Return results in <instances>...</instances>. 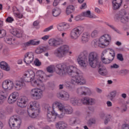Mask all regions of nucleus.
<instances>
[{"instance_id":"37998d69","label":"nucleus","mask_w":129,"mask_h":129,"mask_svg":"<svg viewBox=\"0 0 129 129\" xmlns=\"http://www.w3.org/2000/svg\"><path fill=\"white\" fill-rule=\"evenodd\" d=\"M106 25H107V26H108V27H109V28L112 29V30H113V31H115V32H116L117 33H119V30H118V29H117L116 28H115V27H114V26L113 25H109V24H108V23H107Z\"/></svg>"},{"instance_id":"4be33fe9","label":"nucleus","mask_w":129,"mask_h":129,"mask_svg":"<svg viewBox=\"0 0 129 129\" xmlns=\"http://www.w3.org/2000/svg\"><path fill=\"white\" fill-rule=\"evenodd\" d=\"M103 56H106V57H113V59H114V57H115V52H114V50L112 49H105L102 52Z\"/></svg>"},{"instance_id":"dca6fc26","label":"nucleus","mask_w":129,"mask_h":129,"mask_svg":"<svg viewBox=\"0 0 129 129\" xmlns=\"http://www.w3.org/2000/svg\"><path fill=\"white\" fill-rule=\"evenodd\" d=\"M48 43L50 46L58 47L63 44V40L61 38H57L53 39H50Z\"/></svg>"},{"instance_id":"c85d7f7f","label":"nucleus","mask_w":129,"mask_h":129,"mask_svg":"<svg viewBox=\"0 0 129 129\" xmlns=\"http://www.w3.org/2000/svg\"><path fill=\"white\" fill-rule=\"evenodd\" d=\"M82 17H86L87 18H89L90 19H96L97 16L94 15H91V12L90 11H87V12H83L81 13Z\"/></svg>"},{"instance_id":"bf43d9fd","label":"nucleus","mask_w":129,"mask_h":129,"mask_svg":"<svg viewBox=\"0 0 129 129\" xmlns=\"http://www.w3.org/2000/svg\"><path fill=\"white\" fill-rule=\"evenodd\" d=\"M50 36L49 35H45L44 36L42 37L41 39L44 41H47L48 39H49Z\"/></svg>"},{"instance_id":"1a4fd4ad","label":"nucleus","mask_w":129,"mask_h":129,"mask_svg":"<svg viewBox=\"0 0 129 129\" xmlns=\"http://www.w3.org/2000/svg\"><path fill=\"white\" fill-rule=\"evenodd\" d=\"M88 57V51L84 50L80 53L78 57V63L83 68H86L87 66V58Z\"/></svg>"},{"instance_id":"4d7b16f0","label":"nucleus","mask_w":129,"mask_h":129,"mask_svg":"<svg viewBox=\"0 0 129 129\" xmlns=\"http://www.w3.org/2000/svg\"><path fill=\"white\" fill-rule=\"evenodd\" d=\"M52 29H53V25H51V26H49V27L43 30V32H49V31L52 30Z\"/></svg>"},{"instance_id":"2f4dec72","label":"nucleus","mask_w":129,"mask_h":129,"mask_svg":"<svg viewBox=\"0 0 129 129\" xmlns=\"http://www.w3.org/2000/svg\"><path fill=\"white\" fill-rule=\"evenodd\" d=\"M117 93L116 91H113L108 95L107 97L111 101H113L116 96Z\"/></svg>"},{"instance_id":"393cba45","label":"nucleus","mask_w":129,"mask_h":129,"mask_svg":"<svg viewBox=\"0 0 129 129\" xmlns=\"http://www.w3.org/2000/svg\"><path fill=\"white\" fill-rule=\"evenodd\" d=\"M101 59L104 64H110V63H111L114 60L113 57L111 56V55H109V57H106V55H103L102 53L101 55Z\"/></svg>"},{"instance_id":"13d9d810","label":"nucleus","mask_w":129,"mask_h":129,"mask_svg":"<svg viewBox=\"0 0 129 129\" xmlns=\"http://www.w3.org/2000/svg\"><path fill=\"white\" fill-rule=\"evenodd\" d=\"M93 123H95V120H90L88 122V125H89V126H91V125H92V124H93Z\"/></svg>"},{"instance_id":"680f3d73","label":"nucleus","mask_w":129,"mask_h":129,"mask_svg":"<svg viewBox=\"0 0 129 129\" xmlns=\"http://www.w3.org/2000/svg\"><path fill=\"white\" fill-rule=\"evenodd\" d=\"M107 105L108 106V107H110V106H112V103H111L110 101H108L107 102Z\"/></svg>"},{"instance_id":"de8ad7c7","label":"nucleus","mask_w":129,"mask_h":129,"mask_svg":"<svg viewBox=\"0 0 129 129\" xmlns=\"http://www.w3.org/2000/svg\"><path fill=\"white\" fill-rule=\"evenodd\" d=\"M41 61L38 59L36 58L35 60L34 61V64L35 66H41Z\"/></svg>"},{"instance_id":"bb28decb","label":"nucleus","mask_w":129,"mask_h":129,"mask_svg":"<svg viewBox=\"0 0 129 129\" xmlns=\"http://www.w3.org/2000/svg\"><path fill=\"white\" fill-rule=\"evenodd\" d=\"M90 35L87 32H84L81 36V41L83 44H86L89 41Z\"/></svg>"},{"instance_id":"c9c22d12","label":"nucleus","mask_w":129,"mask_h":129,"mask_svg":"<svg viewBox=\"0 0 129 129\" xmlns=\"http://www.w3.org/2000/svg\"><path fill=\"white\" fill-rule=\"evenodd\" d=\"M98 73L100 75L105 76L107 73V70H106V68L105 67H103L99 69Z\"/></svg>"},{"instance_id":"ddd939ff","label":"nucleus","mask_w":129,"mask_h":129,"mask_svg":"<svg viewBox=\"0 0 129 129\" xmlns=\"http://www.w3.org/2000/svg\"><path fill=\"white\" fill-rule=\"evenodd\" d=\"M56 103H54L52 104V107H48L47 108V118L50 119V121H54L56 119V116L58 117L59 114L56 113L55 111H54V107L56 106Z\"/></svg>"},{"instance_id":"e2e57ef3","label":"nucleus","mask_w":129,"mask_h":129,"mask_svg":"<svg viewBox=\"0 0 129 129\" xmlns=\"http://www.w3.org/2000/svg\"><path fill=\"white\" fill-rule=\"evenodd\" d=\"M95 12L97 13V14H100V9L98 8H95Z\"/></svg>"},{"instance_id":"f8f14e48","label":"nucleus","mask_w":129,"mask_h":129,"mask_svg":"<svg viewBox=\"0 0 129 129\" xmlns=\"http://www.w3.org/2000/svg\"><path fill=\"white\" fill-rule=\"evenodd\" d=\"M22 123V120L17 116H12L9 119V124L12 129H19Z\"/></svg>"},{"instance_id":"864d4df0","label":"nucleus","mask_w":129,"mask_h":129,"mask_svg":"<svg viewBox=\"0 0 129 129\" xmlns=\"http://www.w3.org/2000/svg\"><path fill=\"white\" fill-rule=\"evenodd\" d=\"M108 116H110V115H106V118L104 121L105 124H107V123H108V121H109V120H110V118L109 117H108Z\"/></svg>"},{"instance_id":"a878e982","label":"nucleus","mask_w":129,"mask_h":129,"mask_svg":"<svg viewBox=\"0 0 129 129\" xmlns=\"http://www.w3.org/2000/svg\"><path fill=\"white\" fill-rule=\"evenodd\" d=\"M121 3H122V0H112L113 10H118L121 6Z\"/></svg>"},{"instance_id":"052dcab7","label":"nucleus","mask_w":129,"mask_h":129,"mask_svg":"<svg viewBox=\"0 0 129 129\" xmlns=\"http://www.w3.org/2000/svg\"><path fill=\"white\" fill-rule=\"evenodd\" d=\"M106 115H106L105 113H104L103 112H102L100 113V117L102 119L104 118V117H106Z\"/></svg>"},{"instance_id":"79ce46f5","label":"nucleus","mask_w":129,"mask_h":129,"mask_svg":"<svg viewBox=\"0 0 129 129\" xmlns=\"http://www.w3.org/2000/svg\"><path fill=\"white\" fill-rule=\"evenodd\" d=\"M7 35V32L6 30L2 29L0 30V38H4Z\"/></svg>"},{"instance_id":"a211bd4d","label":"nucleus","mask_w":129,"mask_h":129,"mask_svg":"<svg viewBox=\"0 0 129 129\" xmlns=\"http://www.w3.org/2000/svg\"><path fill=\"white\" fill-rule=\"evenodd\" d=\"M90 92V89L86 87H81L77 89V93L79 95H87Z\"/></svg>"},{"instance_id":"f03ea898","label":"nucleus","mask_w":129,"mask_h":129,"mask_svg":"<svg viewBox=\"0 0 129 129\" xmlns=\"http://www.w3.org/2000/svg\"><path fill=\"white\" fill-rule=\"evenodd\" d=\"M24 85H25V82L24 79L21 78L20 79L16 80L14 82L9 80L4 81L3 82L2 87L3 89L6 90H12L14 87L16 90L19 91L23 88Z\"/></svg>"},{"instance_id":"f3484780","label":"nucleus","mask_w":129,"mask_h":129,"mask_svg":"<svg viewBox=\"0 0 129 129\" xmlns=\"http://www.w3.org/2000/svg\"><path fill=\"white\" fill-rule=\"evenodd\" d=\"M81 103L85 105H93L95 104V99L89 97H84L81 99Z\"/></svg>"},{"instance_id":"603ef678","label":"nucleus","mask_w":129,"mask_h":129,"mask_svg":"<svg viewBox=\"0 0 129 129\" xmlns=\"http://www.w3.org/2000/svg\"><path fill=\"white\" fill-rule=\"evenodd\" d=\"M14 15H15V16L19 19H22V18H23V14H20L18 12H14Z\"/></svg>"},{"instance_id":"9b49d317","label":"nucleus","mask_w":129,"mask_h":129,"mask_svg":"<svg viewBox=\"0 0 129 129\" xmlns=\"http://www.w3.org/2000/svg\"><path fill=\"white\" fill-rule=\"evenodd\" d=\"M85 28L82 26H78L71 30L70 37L72 40H76L80 37V35L84 32Z\"/></svg>"},{"instance_id":"2eb2a0df","label":"nucleus","mask_w":129,"mask_h":129,"mask_svg":"<svg viewBox=\"0 0 129 129\" xmlns=\"http://www.w3.org/2000/svg\"><path fill=\"white\" fill-rule=\"evenodd\" d=\"M30 94L34 99H41L43 97V91L40 89H33L30 91Z\"/></svg>"},{"instance_id":"a18cd8bd","label":"nucleus","mask_w":129,"mask_h":129,"mask_svg":"<svg viewBox=\"0 0 129 129\" xmlns=\"http://www.w3.org/2000/svg\"><path fill=\"white\" fill-rule=\"evenodd\" d=\"M31 45H32V46H37L38 45H39V44H40V40L38 41H36L34 40H30Z\"/></svg>"},{"instance_id":"6ab92c4d","label":"nucleus","mask_w":129,"mask_h":129,"mask_svg":"<svg viewBox=\"0 0 129 129\" xmlns=\"http://www.w3.org/2000/svg\"><path fill=\"white\" fill-rule=\"evenodd\" d=\"M34 60V53L33 52H27L25 54L24 61L26 64H31Z\"/></svg>"},{"instance_id":"f704fd0d","label":"nucleus","mask_w":129,"mask_h":129,"mask_svg":"<svg viewBox=\"0 0 129 129\" xmlns=\"http://www.w3.org/2000/svg\"><path fill=\"white\" fill-rule=\"evenodd\" d=\"M74 10H75L74 6L72 5H70L68 6V7L66 9L67 15H70V14H72V13L74 12Z\"/></svg>"},{"instance_id":"09e8293b","label":"nucleus","mask_w":129,"mask_h":129,"mask_svg":"<svg viewBox=\"0 0 129 129\" xmlns=\"http://www.w3.org/2000/svg\"><path fill=\"white\" fill-rule=\"evenodd\" d=\"M64 28L63 27V24H59L57 26V29L58 30V31H64Z\"/></svg>"},{"instance_id":"aec40b11","label":"nucleus","mask_w":129,"mask_h":129,"mask_svg":"<svg viewBox=\"0 0 129 129\" xmlns=\"http://www.w3.org/2000/svg\"><path fill=\"white\" fill-rule=\"evenodd\" d=\"M28 100V97H20L17 99V104L20 107H25Z\"/></svg>"},{"instance_id":"6e6d98bb","label":"nucleus","mask_w":129,"mask_h":129,"mask_svg":"<svg viewBox=\"0 0 129 129\" xmlns=\"http://www.w3.org/2000/svg\"><path fill=\"white\" fill-rule=\"evenodd\" d=\"M110 68L117 69V68H119V66H118V64H117L116 63H114L110 66Z\"/></svg>"},{"instance_id":"412c9836","label":"nucleus","mask_w":129,"mask_h":129,"mask_svg":"<svg viewBox=\"0 0 129 129\" xmlns=\"http://www.w3.org/2000/svg\"><path fill=\"white\" fill-rule=\"evenodd\" d=\"M19 97V93L18 92H14L11 94L8 98V102L9 103H14L17 100V98Z\"/></svg>"},{"instance_id":"8fccbe9b","label":"nucleus","mask_w":129,"mask_h":129,"mask_svg":"<svg viewBox=\"0 0 129 129\" xmlns=\"http://www.w3.org/2000/svg\"><path fill=\"white\" fill-rule=\"evenodd\" d=\"M14 21L15 20L12 17H8L6 19V22H7L8 23H13V22H14Z\"/></svg>"},{"instance_id":"0eeeda50","label":"nucleus","mask_w":129,"mask_h":129,"mask_svg":"<svg viewBox=\"0 0 129 129\" xmlns=\"http://www.w3.org/2000/svg\"><path fill=\"white\" fill-rule=\"evenodd\" d=\"M30 104L29 108L27 110L28 115L32 118H35L40 112V104L36 101H31Z\"/></svg>"},{"instance_id":"69168bd1","label":"nucleus","mask_w":129,"mask_h":129,"mask_svg":"<svg viewBox=\"0 0 129 129\" xmlns=\"http://www.w3.org/2000/svg\"><path fill=\"white\" fill-rule=\"evenodd\" d=\"M25 46H30L31 45V40L27 42H26L25 44H24Z\"/></svg>"},{"instance_id":"7c9ffc66","label":"nucleus","mask_w":129,"mask_h":129,"mask_svg":"<svg viewBox=\"0 0 129 129\" xmlns=\"http://www.w3.org/2000/svg\"><path fill=\"white\" fill-rule=\"evenodd\" d=\"M0 68L5 71H10V67L5 61H2L0 62Z\"/></svg>"},{"instance_id":"7ed1b4c3","label":"nucleus","mask_w":129,"mask_h":129,"mask_svg":"<svg viewBox=\"0 0 129 129\" xmlns=\"http://www.w3.org/2000/svg\"><path fill=\"white\" fill-rule=\"evenodd\" d=\"M45 73L42 71H38L36 73V80L35 81H32L31 82V85L34 87H37V86H39L40 90L43 91L45 90V85L42 84V82L45 81Z\"/></svg>"},{"instance_id":"423d86ee","label":"nucleus","mask_w":129,"mask_h":129,"mask_svg":"<svg viewBox=\"0 0 129 129\" xmlns=\"http://www.w3.org/2000/svg\"><path fill=\"white\" fill-rule=\"evenodd\" d=\"M88 60L92 68H99L100 67V62H99V57L97 52L95 51L90 52L88 55Z\"/></svg>"},{"instance_id":"58836bf2","label":"nucleus","mask_w":129,"mask_h":129,"mask_svg":"<svg viewBox=\"0 0 129 129\" xmlns=\"http://www.w3.org/2000/svg\"><path fill=\"white\" fill-rule=\"evenodd\" d=\"M5 41L6 43L7 44H9V45H12L13 43V38L11 37H5Z\"/></svg>"},{"instance_id":"b1692460","label":"nucleus","mask_w":129,"mask_h":129,"mask_svg":"<svg viewBox=\"0 0 129 129\" xmlns=\"http://www.w3.org/2000/svg\"><path fill=\"white\" fill-rule=\"evenodd\" d=\"M9 95H10V93L6 91L0 93V104H3L5 102Z\"/></svg>"},{"instance_id":"4c0bfd02","label":"nucleus","mask_w":129,"mask_h":129,"mask_svg":"<svg viewBox=\"0 0 129 129\" xmlns=\"http://www.w3.org/2000/svg\"><path fill=\"white\" fill-rule=\"evenodd\" d=\"M14 36H16L17 38H21L23 35L21 32L18 31L17 30H14L12 32Z\"/></svg>"},{"instance_id":"e433bc0d","label":"nucleus","mask_w":129,"mask_h":129,"mask_svg":"<svg viewBox=\"0 0 129 129\" xmlns=\"http://www.w3.org/2000/svg\"><path fill=\"white\" fill-rule=\"evenodd\" d=\"M61 14V11L59 9H53L52 10V15L53 17H58Z\"/></svg>"},{"instance_id":"5fc2aeb1","label":"nucleus","mask_w":129,"mask_h":129,"mask_svg":"<svg viewBox=\"0 0 129 129\" xmlns=\"http://www.w3.org/2000/svg\"><path fill=\"white\" fill-rule=\"evenodd\" d=\"M82 14H81L80 15H78L76 17L75 20L76 21H82V20H83V18H82Z\"/></svg>"},{"instance_id":"ea45409f","label":"nucleus","mask_w":129,"mask_h":129,"mask_svg":"<svg viewBox=\"0 0 129 129\" xmlns=\"http://www.w3.org/2000/svg\"><path fill=\"white\" fill-rule=\"evenodd\" d=\"M54 70H55V66H50L47 68V71L49 72V73H53Z\"/></svg>"},{"instance_id":"a19ab883","label":"nucleus","mask_w":129,"mask_h":129,"mask_svg":"<svg viewBox=\"0 0 129 129\" xmlns=\"http://www.w3.org/2000/svg\"><path fill=\"white\" fill-rule=\"evenodd\" d=\"M98 35V31L94 30L91 34V37L92 38H96Z\"/></svg>"},{"instance_id":"49530a36","label":"nucleus","mask_w":129,"mask_h":129,"mask_svg":"<svg viewBox=\"0 0 129 129\" xmlns=\"http://www.w3.org/2000/svg\"><path fill=\"white\" fill-rule=\"evenodd\" d=\"M117 59L119 61H123V56L121 53H118L117 54Z\"/></svg>"},{"instance_id":"4468645a","label":"nucleus","mask_w":129,"mask_h":129,"mask_svg":"<svg viewBox=\"0 0 129 129\" xmlns=\"http://www.w3.org/2000/svg\"><path fill=\"white\" fill-rule=\"evenodd\" d=\"M23 79V81L25 82H33L35 78V73L33 71H28L25 73L22 78Z\"/></svg>"},{"instance_id":"5701e85b","label":"nucleus","mask_w":129,"mask_h":129,"mask_svg":"<svg viewBox=\"0 0 129 129\" xmlns=\"http://www.w3.org/2000/svg\"><path fill=\"white\" fill-rule=\"evenodd\" d=\"M57 97L58 98H60V99H62V100H69V97H70V95H69V93L66 92H62L60 93H58L57 94Z\"/></svg>"},{"instance_id":"338daca9","label":"nucleus","mask_w":129,"mask_h":129,"mask_svg":"<svg viewBox=\"0 0 129 129\" xmlns=\"http://www.w3.org/2000/svg\"><path fill=\"white\" fill-rule=\"evenodd\" d=\"M96 91H97V92H98V93H101L102 92V90H101L99 88H97Z\"/></svg>"},{"instance_id":"774afa93","label":"nucleus","mask_w":129,"mask_h":129,"mask_svg":"<svg viewBox=\"0 0 129 129\" xmlns=\"http://www.w3.org/2000/svg\"><path fill=\"white\" fill-rule=\"evenodd\" d=\"M39 25V21H35L34 23H33V26H38Z\"/></svg>"},{"instance_id":"c03bdc74","label":"nucleus","mask_w":129,"mask_h":129,"mask_svg":"<svg viewBox=\"0 0 129 129\" xmlns=\"http://www.w3.org/2000/svg\"><path fill=\"white\" fill-rule=\"evenodd\" d=\"M16 112L18 114H24L25 113V111L22 108H18L16 109Z\"/></svg>"},{"instance_id":"3c124183","label":"nucleus","mask_w":129,"mask_h":129,"mask_svg":"<svg viewBox=\"0 0 129 129\" xmlns=\"http://www.w3.org/2000/svg\"><path fill=\"white\" fill-rule=\"evenodd\" d=\"M120 74H123V75H126L128 73V70H121L120 71Z\"/></svg>"},{"instance_id":"f257e3e1","label":"nucleus","mask_w":129,"mask_h":129,"mask_svg":"<svg viewBox=\"0 0 129 129\" xmlns=\"http://www.w3.org/2000/svg\"><path fill=\"white\" fill-rule=\"evenodd\" d=\"M55 72L61 77L68 73L70 77L72 78L71 83L73 85H83L86 83L84 78L80 75V71L73 66L67 67L65 64L58 63L55 67Z\"/></svg>"},{"instance_id":"c756f323","label":"nucleus","mask_w":129,"mask_h":129,"mask_svg":"<svg viewBox=\"0 0 129 129\" xmlns=\"http://www.w3.org/2000/svg\"><path fill=\"white\" fill-rule=\"evenodd\" d=\"M56 126L58 129H64L67 127V124L63 121H60L56 123Z\"/></svg>"},{"instance_id":"39448f33","label":"nucleus","mask_w":129,"mask_h":129,"mask_svg":"<svg viewBox=\"0 0 129 129\" xmlns=\"http://www.w3.org/2000/svg\"><path fill=\"white\" fill-rule=\"evenodd\" d=\"M55 106L60 111V114H58L59 118H63L66 114H72L73 113V108L70 105L63 106L61 103L56 102Z\"/></svg>"},{"instance_id":"6e6552de","label":"nucleus","mask_w":129,"mask_h":129,"mask_svg":"<svg viewBox=\"0 0 129 129\" xmlns=\"http://www.w3.org/2000/svg\"><path fill=\"white\" fill-rule=\"evenodd\" d=\"M114 20L116 22L120 21L122 24H126L129 22V16H127V12L125 10L122 9L115 15Z\"/></svg>"},{"instance_id":"20e7f679","label":"nucleus","mask_w":129,"mask_h":129,"mask_svg":"<svg viewBox=\"0 0 129 129\" xmlns=\"http://www.w3.org/2000/svg\"><path fill=\"white\" fill-rule=\"evenodd\" d=\"M111 40V37L110 35L108 34H104L101 37L99 40H94L92 41V45L95 47L97 46L99 47H103L105 46H108L109 45V41Z\"/></svg>"},{"instance_id":"9d476101","label":"nucleus","mask_w":129,"mask_h":129,"mask_svg":"<svg viewBox=\"0 0 129 129\" xmlns=\"http://www.w3.org/2000/svg\"><path fill=\"white\" fill-rule=\"evenodd\" d=\"M69 52V46L67 45H61L54 51L55 56L58 58H63Z\"/></svg>"},{"instance_id":"cd10ccee","label":"nucleus","mask_w":129,"mask_h":129,"mask_svg":"<svg viewBox=\"0 0 129 129\" xmlns=\"http://www.w3.org/2000/svg\"><path fill=\"white\" fill-rule=\"evenodd\" d=\"M70 102L72 105L76 106L77 105H80L81 104V100L77 99V98L73 96L70 98Z\"/></svg>"},{"instance_id":"72a5a7b5","label":"nucleus","mask_w":129,"mask_h":129,"mask_svg":"<svg viewBox=\"0 0 129 129\" xmlns=\"http://www.w3.org/2000/svg\"><path fill=\"white\" fill-rule=\"evenodd\" d=\"M47 51V47H38L35 50V53L36 54H41L43 52H46Z\"/></svg>"},{"instance_id":"0e129e2a","label":"nucleus","mask_w":129,"mask_h":129,"mask_svg":"<svg viewBox=\"0 0 129 129\" xmlns=\"http://www.w3.org/2000/svg\"><path fill=\"white\" fill-rule=\"evenodd\" d=\"M63 28H64V31H65L66 30H67V29L69 28V26L68 24H63Z\"/></svg>"},{"instance_id":"473e14b6","label":"nucleus","mask_w":129,"mask_h":129,"mask_svg":"<svg viewBox=\"0 0 129 129\" xmlns=\"http://www.w3.org/2000/svg\"><path fill=\"white\" fill-rule=\"evenodd\" d=\"M69 122L71 125H74L78 122V118L77 117H71L69 119Z\"/></svg>"}]
</instances>
